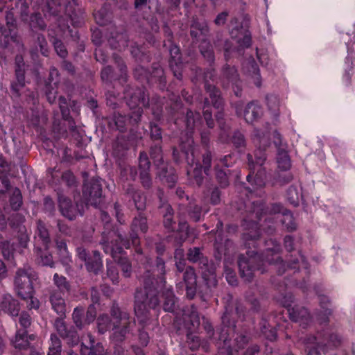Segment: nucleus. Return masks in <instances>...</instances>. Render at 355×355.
I'll use <instances>...</instances> for the list:
<instances>
[{"label":"nucleus","mask_w":355,"mask_h":355,"mask_svg":"<svg viewBox=\"0 0 355 355\" xmlns=\"http://www.w3.org/2000/svg\"><path fill=\"white\" fill-rule=\"evenodd\" d=\"M58 207L61 214L70 220L76 218L78 209L70 198L58 193Z\"/></svg>","instance_id":"40"},{"label":"nucleus","mask_w":355,"mask_h":355,"mask_svg":"<svg viewBox=\"0 0 355 355\" xmlns=\"http://www.w3.org/2000/svg\"><path fill=\"white\" fill-rule=\"evenodd\" d=\"M76 251L77 257L85 262V267L89 272L97 275L102 270V257L98 250H93L90 252L83 246H79L76 248Z\"/></svg>","instance_id":"25"},{"label":"nucleus","mask_w":355,"mask_h":355,"mask_svg":"<svg viewBox=\"0 0 355 355\" xmlns=\"http://www.w3.org/2000/svg\"><path fill=\"white\" fill-rule=\"evenodd\" d=\"M247 158L250 169V173L246 177L247 181L253 187L262 186L264 184V182L263 180L261 178L259 171L257 173L254 177L253 176V174L256 171L257 166H259L260 168H261L262 165L264 164L265 160L266 159V157L260 156L257 157L255 162L253 160V157L252 155L248 154Z\"/></svg>","instance_id":"31"},{"label":"nucleus","mask_w":355,"mask_h":355,"mask_svg":"<svg viewBox=\"0 0 355 355\" xmlns=\"http://www.w3.org/2000/svg\"><path fill=\"white\" fill-rule=\"evenodd\" d=\"M166 251V246L164 243H155V252L157 256L155 263L150 258L146 257L144 263L145 271L140 277L141 286L136 289L137 310L139 313L141 310H145L144 305L145 300L148 299V295L150 297L149 301L150 306H155L157 300L155 297L156 289L162 286L165 282V261L162 256Z\"/></svg>","instance_id":"3"},{"label":"nucleus","mask_w":355,"mask_h":355,"mask_svg":"<svg viewBox=\"0 0 355 355\" xmlns=\"http://www.w3.org/2000/svg\"><path fill=\"white\" fill-rule=\"evenodd\" d=\"M203 168L196 165L192 171L187 170V175L189 179L193 184H196L200 187L204 182V176L202 174Z\"/></svg>","instance_id":"61"},{"label":"nucleus","mask_w":355,"mask_h":355,"mask_svg":"<svg viewBox=\"0 0 355 355\" xmlns=\"http://www.w3.org/2000/svg\"><path fill=\"white\" fill-rule=\"evenodd\" d=\"M33 334L28 335L25 329H19L16 332L15 339L11 340L12 345L15 349L19 350L26 349L30 346V340H34Z\"/></svg>","instance_id":"44"},{"label":"nucleus","mask_w":355,"mask_h":355,"mask_svg":"<svg viewBox=\"0 0 355 355\" xmlns=\"http://www.w3.org/2000/svg\"><path fill=\"white\" fill-rule=\"evenodd\" d=\"M157 175L163 184H166L168 187L173 188L178 180V175L174 168L167 162H164L160 166H155Z\"/></svg>","instance_id":"35"},{"label":"nucleus","mask_w":355,"mask_h":355,"mask_svg":"<svg viewBox=\"0 0 355 355\" xmlns=\"http://www.w3.org/2000/svg\"><path fill=\"white\" fill-rule=\"evenodd\" d=\"M220 81L223 88L232 87L236 97L242 96V81L239 78L237 69L228 64H225L220 72Z\"/></svg>","instance_id":"23"},{"label":"nucleus","mask_w":355,"mask_h":355,"mask_svg":"<svg viewBox=\"0 0 355 355\" xmlns=\"http://www.w3.org/2000/svg\"><path fill=\"white\" fill-rule=\"evenodd\" d=\"M341 40L346 45L347 53L343 65L344 73L342 82L347 87L351 85L352 77L355 73V33L343 34Z\"/></svg>","instance_id":"19"},{"label":"nucleus","mask_w":355,"mask_h":355,"mask_svg":"<svg viewBox=\"0 0 355 355\" xmlns=\"http://www.w3.org/2000/svg\"><path fill=\"white\" fill-rule=\"evenodd\" d=\"M48 35L49 37H51L50 41L52 42L57 55L60 58L65 59L68 55V51L66 46L63 44L60 39L58 38V37L61 36L55 31L54 28V25H53L51 23H50L49 26Z\"/></svg>","instance_id":"41"},{"label":"nucleus","mask_w":355,"mask_h":355,"mask_svg":"<svg viewBox=\"0 0 355 355\" xmlns=\"http://www.w3.org/2000/svg\"><path fill=\"white\" fill-rule=\"evenodd\" d=\"M82 10L78 0H47L46 7L43 9L44 13H48L49 15L59 12H66L72 17L71 20L76 25L81 23Z\"/></svg>","instance_id":"18"},{"label":"nucleus","mask_w":355,"mask_h":355,"mask_svg":"<svg viewBox=\"0 0 355 355\" xmlns=\"http://www.w3.org/2000/svg\"><path fill=\"white\" fill-rule=\"evenodd\" d=\"M275 140L274 144L277 147V163L278 168L282 171H288L291 166V162L290 156L288 152L281 148V135L279 133H277L275 136Z\"/></svg>","instance_id":"39"},{"label":"nucleus","mask_w":355,"mask_h":355,"mask_svg":"<svg viewBox=\"0 0 355 355\" xmlns=\"http://www.w3.org/2000/svg\"><path fill=\"white\" fill-rule=\"evenodd\" d=\"M252 211L247 218L243 219L242 225L248 229L249 232L244 233L243 238L245 245L249 250L246 254H241L238 258V266L241 278L245 282H251L255 271L261 273L266 272V264L274 265L276 267L278 275H282L286 271L293 270L295 274L298 272L299 259L294 258L285 262L279 255L280 244L275 239H266L261 236V225L259 223L264 220L268 221L267 229L263 227L268 234H272L275 232V226L271 220L272 215L276 214H284V211L288 210L280 203L271 204L268 207L269 214H266L263 205L261 201H254L252 205Z\"/></svg>","instance_id":"1"},{"label":"nucleus","mask_w":355,"mask_h":355,"mask_svg":"<svg viewBox=\"0 0 355 355\" xmlns=\"http://www.w3.org/2000/svg\"><path fill=\"white\" fill-rule=\"evenodd\" d=\"M187 256L190 262L198 263L201 270L202 284L198 286V294L202 300H206L217 285L216 265L202 253L198 247L190 248Z\"/></svg>","instance_id":"7"},{"label":"nucleus","mask_w":355,"mask_h":355,"mask_svg":"<svg viewBox=\"0 0 355 355\" xmlns=\"http://www.w3.org/2000/svg\"><path fill=\"white\" fill-rule=\"evenodd\" d=\"M215 178L219 184L220 187L225 189L230 184L229 176L230 175V170L228 168H223L219 164L214 166Z\"/></svg>","instance_id":"54"},{"label":"nucleus","mask_w":355,"mask_h":355,"mask_svg":"<svg viewBox=\"0 0 355 355\" xmlns=\"http://www.w3.org/2000/svg\"><path fill=\"white\" fill-rule=\"evenodd\" d=\"M177 271L184 272L183 280L186 286V297L189 300H193L197 292L198 293V286L197 284V276L195 269L191 266L186 267V260L180 259L175 261Z\"/></svg>","instance_id":"22"},{"label":"nucleus","mask_w":355,"mask_h":355,"mask_svg":"<svg viewBox=\"0 0 355 355\" xmlns=\"http://www.w3.org/2000/svg\"><path fill=\"white\" fill-rule=\"evenodd\" d=\"M189 33L193 43L202 42L203 40H208L207 37L209 33V28L205 20L200 21L193 17Z\"/></svg>","instance_id":"33"},{"label":"nucleus","mask_w":355,"mask_h":355,"mask_svg":"<svg viewBox=\"0 0 355 355\" xmlns=\"http://www.w3.org/2000/svg\"><path fill=\"white\" fill-rule=\"evenodd\" d=\"M162 144L154 143L150 148V157L155 166H160L165 162L163 159Z\"/></svg>","instance_id":"55"},{"label":"nucleus","mask_w":355,"mask_h":355,"mask_svg":"<svg viewBox=\"0 0 355 355\" xmlns=\"http://www.w3.org/2000/svg\"><path fill=\"white\" fill-rule=\"evenodd\" d=\"M106 96V104L113 110L116 109L120 103L121 98L119 96V94H115L114 91H107L105 94Z\"/></svg>","instance_id":"64"},{"label":"nucleus","mask_w":355,"mask_h":355,"mask_svg":"<svg viewBox=\"0 0 355 355\" xmlns=\"http://www.w3.org/2000/svg\"><path fill=\"white\" fill-rule=\"evenodd\" d=\"M130 53L135 60L140 64L148 63L151 60L149 51H146L143 45L136 42L131 45Z\"/></svg>","instance_id":"50"},{"label":"nucleus","mask_w":355,"mask_h":355,"mask_svg":"<svg viewBox=\"0 0 355 355\" xmlns=\"http://www.w3.org/2000/svg\"><path fill=\"white\" fill-rule=\"evenodd\" d=\"M148 230L147 218L143 214L139 213L132 220L130 232L128 238H124L117 230L114 229L104 231L102 233L101 244L105 254H110L120 268L124 277H130L132 268L130 259L126 257L123 248H133L138 254H142V248L140 245L139 231L143 234Z\"/></svg>","instance_id":"2"},{"label":"nucleus","mask_w":355,"mask_h":355,"mask_svg":"<svg viewBox=\"0 0 355 355\" xmlns=\"http://www.w3.org/2000/svg\"><path fill=\"white\" fill-rule=\"evenodd\" d=\"M83 199L87 206L98 207L103 202L102 179L96 177L84 181Z\"/></svg>","instance_id":"20"},{"label":"nucleus","mask_w":355,"mask_h":355,"mask_svg":"<svg viewBox=\"0 0 355 355\" xmlns=\"http://www.w3.org/2000/svg\"><path fill=\"white\" fill-rule=\"evenodd\" d=\"M106 37L108 44L112 49L121 51L128 45V37L127 32L121 28L116 30L114 26L107 28V32L104 35L102 30L99 28L92 29V41L97 46H100Z\"/></svg>","instance_id":"15"},{"label":"nucleus","mask_w":355,"mask_h":355,"mask_svg":"<svg viewBox=\"0 0 355 355\" xmlns=\"http://www.w3.org/2000/svg\"><path fill=\"white\" fill-rule=\"evenodd\" d=\"M135 326L134 318L128 319L125 321L114 322L112 329L111 339L117 343L123 341L128 334H132L133 327Z\"/></svg>","instance_id":"30"},{"label":"nucleus","mask_w":355,"mask_h":355,"mask_svg":"<svg viewBox=\"0 0 355 355\" xmlns=\"http://www.w3.org/2000/svg\"><path fill=\"white\" fill-rule=\"evenodd\" d=\"M156 291L155 297L157 300V304L153 307L150 306L149 301L151 296L148 295V299H146L144 303V305H145V310H141L139 313L137 310L136 293L135 294V313L137 318H139L140 323L143 325L150 319V310L156 309L159 306V299L158 295L160 293L162 294L161 297L163 300L162 308L164 311L171 313H173L175 311L176 297L173 293L172 286H167L166 282L165 281L164 284L160 287L159 286Z\"/></svg>","instance_id":"11"},{"label":"nucleus","mask_w":355,"mask_h":355,"mask_svg":"<svg viewBox=\"0 0 355 355\" xmlns=\"http://www.w3.org/2000/svg\"><path fill=\"white\" fill-rule=\"evenodd\" d=\"M223 106L224 103L220 108L214 107L210 98L207 96L204 98L203 101L200 102V109L202 110L203 117L209 128H213L214 126V121L212 118V107L218 110L215 116L219 125H222L224 118Z\"/></svg>","instance_id":"28"},{"label":"nucleus","mask_w":355,"mask_h":355,"mask_svg":"<svg viewBox=\"0 0 355 355\" xmlns=\"http://www.w3.org/2000/svg\"><path fill=\"white\" fill-rule=\"evenodd\" d=\"M25 63L21 55L15 56V80L11 83V96L14 98H23L25 93Z\"/></svg>","instance_id":"26"},{"label":"nucleus","mask_w":355,"mask_h":355,"mask_svg":"<svg viewBox=\"0 0 355 355\" xmlns=\"http://www.w3.org/2000/svg\"><path fill=\"white\" fill-rule=\"evenodd\" d=\"M49 171H51V179L49 180L51 184L60 185L64 183L67 187L76 186V177L71 171L67 170L61 173L59 171H56L55 168H50Z\"/></svg>","instance_id":"34"},{"label":"nucleus","mask_w":355,"mask_h":355,"mask_svg":"<svg viewBox=\"0 0 355 355\" xmlns=\"http://www.w3.org/2000/svg\"><path fill=\"white\" fill-rule=\"evenodd\" d=\"M182 321L186 329L187 342L191 351H196L202 346L205 348L206 344L201 341L199 336L195 334L200 325V316L197 308L192 305L183 310Z\"/></svg>","instance_id":"13"},{"label":"nucleus","mask_w":355,"mask_h":355,"mask_svg":"<svg viewBox=\"0 0 355 355\" xmlns=\"http://www.w3.org/2000/svg\"><path fill=\"white\" fill-rule=\"evenodd\" d=\"M36 224L37 227L35 232V245H38L40 243L41 248L47 251L51 243L47 225L41 219L37 220Z\"/></svg>","instance_id":"38"},{"label":"nucleus","mask_w":355,"mask_h":355,"mask_svg":"<svg viewBox=\"0 0 355 355\" xmlns=\"http://www.w3.org/2000/svg\"><path fill=\"white\" fill-rule=\"evenodd\" d=\"M163 212V225L168 232L176 230V221L174 218V210L170 205H162L159 207Z\"/></svg>","instance_id":"47"},{"label":"nucleus","mask_w":355,"mask_h":355,"mask_svg":"<svg viewBox=\"0 0 355 355\" xmlns=\"http://www.w3.org/2000/svg\"><path fill=\"white\" fill-rule=\"evenodd\" d=\"M168 49L170 58L168 60L169 67L173 76L178 80L182 78L183 62L180 46L174 42L168 44L166 47Z\"/></svg>","instance_id":"27"},{"label":"nucleus","mask_w":355,"mask_h":355,"mask_svg":"<svg viewBox=\"0 0 355 355\" xmlns=\"http://www.w3.org/2000/svg\"><path fill=\"white\" fill-rule=\"evenodd\" d=\"M1 311L12 317H17L20 311L19 303L10 295H4L1 297Z\"/></svg>","instance_id":"45"},{"label":"nucleus","mask_w":355,"mask_h":355,"mask_svg":"<svg viewBox=\"0 0 355 355\" xmlns=\"http://www.w3.org/2000/svg\"><path fill=\"white\" fill-rule=\"evenodd\" d=\"M123 98L130 111L127 114L114 112L112 117L108 121L111 129H116L121 132H125L129 125H135L141 121L143 107L148 106L149 99L146 98L144 88L138 86L132 87L127 85L123 89Z\"/></svg>","instance_id":"6"},{"label":"nucleus","mask_w":355,"mask_h":355,"mask_svg":"<svg viewBox=\"0 0 355 355\" xmlns=\"http://www.w3.org/2000/svg\"><path fill=\"white\" fill-rule=\"evenodd\" d=\"M261 333L268 340L274 341L277 335L276 329L272 327L266 320L263 319L260 323Z\"/></svg>","instance_id":"59"},{"label":"nucleus","mask_w":355,"mask_h":355,"mask_svg":"<svg viewBox=\"0 0 355 355\" xmlns=\"http://www.w3.org/2000/svg\"><path fill=\"white\" fill-rule=\"evenodd\" d=\"M84 12L82 10V21L78 25H76L71 20V16L66 12H57L56 14L44 13L45 19L54 25V28L60 36L69 35L74 41L79 40V33L76 30L84 23Z\"/></svg>","instance_id":"16"},{"label":"nucleus","mask_w":355,"mask_h":355,"mask_svg":"<svg viewBox=\"0 0 355 355\" xmlns=\"http://www.w3.org/2000/svg\"><path fill=\"white\" fill-rule=\"evenodd\" d=\"M148 128L150 140L153 143L162 144L163 130L162 128L154 121L150 122Z\"/></svg>","instance_id":"58"},{"label":"nucleus","mask_w":355,"mask_h":355,"mask_svg":"<svg viewBox=\"0 0 355 355\" xmlns=\"http://www.w3.org/2000/svg\"><path fill=\"white\" fill-rule=\"evenodd\" d=\"M139 87L144 88V92H146L144 86ZM145 96L146 98H149L148 95L146 94ZM148 99L150 100V98ZM150 106L152 114L156 121L161 120L164 112L168 121H173L176 125H180L182 123L188 133H191L201 124L202 121L200 114L193 113L190 108L184 107L181 97L174 94H172L166 101L164 111L163 110V102L159 97H153L151 103H149L148 106L145 108H148Z\"/></svg>","instance_id":"5"},{"label":"nucleus","mask_w":355,"mask_h":355,"mask_svg":"<svg viewBox=\"0 0 355 355\" xmlns=\"http://www.w3.org/2000/svg\"><path fill=\"white\" fill-rule=\"evenodd\" d=\"M55 249L60 261L63 265H69L72 262L71 254L68 250L67 241L58 234L55 238Z\"/></svg>","instance_id":"42"},{"label":"nucleus","mask_w":355,"mask_h":355,"mask_svg":"<svg viewBox=\"0 0 355 355\" xmlns=\"http://www.w3.org/2000/svg\"><path fill=\"white\" fill-rule=\"evenodd\" d=\"M6 25L1 26V37H3L4 46L6 47L9 41L17 42V21L12 12H8L6 15Z\"/></svg>","instance_id":"32"},{"label":"nucleus","mask_w":355,"mask_h":355,"mask_svg":"<svg viewBox=\"0 0 355 355\" xmlns=\"http://www.w3.org/2000/svg\"><path fill=\"white\" fill-rule=\"evenodd\" d=\"M287 314L292 321L299 322L303 328H306L311 322L310 313L303 306L295 305L292 309H288Z\"/></svg>","instance_id":"37"},{"label":"nucleus","mask_w":355,"mask_h":355,"mask_svg":"<svg viewBox=\"0 0 355 355\" xmlns=\"http://www.w3.org/2000/svg\"><path fill=\"white\" fill-rule=\"evenodd\" d=\"M173 158L175 163L180 164L185 161L187 164L196 166L203 168V173L209 176L211 174L212 164V152L209 148L202 149L201 162L196 158L194 141L187 138L182 141L178 146L173 148Z\"/></svg>","instance_id":"9"},{"label":"nucleus","mask_w":355,"mask_h":355,"mask_svg":"<svg viewBox=\"0 0 355 355\" xmlns=\"http://www.w3.org/2000/svg\"><path fill=\"white\" fill-rule=\"evenodd\" d=\"M87 340L85 342L83 341L78 345L74 347L69 346L67 343L66 344L71 349L67 352V355H103L104 347L99 342H96L95 338L91 334H87Z\"/></svg>","instance_id":"24"},{"label":"nucleus","mask_w":355,"mask_h":355,"mask_svg":"<svg viewBox=\"0 0 355 355\" xmlns=\"http://www.w3.org/2000/svg\"><path fill=\"white\" fill-rule=\"evenodd\" d=\"M1 185L6 189L5 191L1 190V201L4 202V211H6L9 209L14 211L20 210L23 205V196L21 190L17 187H12L8 179L2 175Z\"/></svg>","instance_id":"21"},{"label":"nucleus","mask_w":355,"mask_h":355,"mask_svg":"<svg viewBox=\"0 0 355 355\" xmlns=\"http://www.w3.org/2000/svg\"><path fill=\"white\" fill-rule=\"evenodd\" d=\"M192 71L195 73V76L192 78V81L197 83L198 81L202 80L206 94L210 98L213 105L217 108H220L223 104L221 92L216 86L209 83V80L214 81L216 76L214 66L209 67L204 71L200 67H195L192 69Z\"/></svg>","instance_id":"14"},{"label":"nucleus","mask_w":355,"mask_h":355,"mask_svg":"<svg viewBox=\"0 0 355 355\" xmlns=\"http://www.w3.org/2000/svg\"><path fill=\"white\" fill-rule=\"evenodd\" d=\"M263 114V108L257 101L248 103L244 110V119L248 123H252Z\"/></svg>","instance_id":"43"},{"label":"nucleus","mask_w":355,"mask_h":355,"mask_svg":"<svg viewBox=\"0 0 355 355\" xmlns=\"http://www.w3.org/2000/svg\"><path fill=\"white\" fill-rule=\"evenodd\" d=\"M119 178L121 182L135 181L137 176V171L135 166H132L123 162L119 164Z\"/></svg>","instance_id":"53"},{"label":"nucleus","mask_w":355,"mask_h":355,"mask_svg":"<svg viewBox=\"0 0 355 355\" xmlns=\"http://www.w3.org/2000/svg\"><path fill=\"white\" fill-rule=\"evenodd\" d=\"M148 84L149 85H156L157 87L162 91L166 89V79L164 69L159 63H153L151 66V71H148Z\"/></svg>","instance_id":"36"},{"label":"nucleus","mask_w":355,"mask_h":355,"mask_svg":"<svg viewBox=\"0 0 355 355\" xmlns=\"http://www.w3.org/2000/svg\"><path fill=\"white\" fill-rule=\"evenodd\" d=\"M53 282L55 288H53L50 291L58 292L62 295H69L71 292V286L70 282L64 276L55 273L53 275Z\"/></svg>","instance_id":"49"},{"label":"nucleus","mask_w":355,"mask_h":355,"mask_svg":"<svg viewBox=\"0 0 355 355\" xmlns=\"http://www.w3.org/2000/svg\"><path fill=\"white\" fill-rule=\"evenodd\" d=\"M85 313V311L83 306H76L73 311L72 319L76 328L79 329H82L86 325Z\"/></svg>","instance_id":"60"},{"label":"nucleus","mask_w":355,"mask_h":355,"mask_svg":"<svg viewBox=\"0 0 355 355\" xmlns=\"http://www.w3.org/2000/svg\"><path fill=\"white\" fill-rule=\"evenodd\" d=\"M110 314L114 322L125 321L131 318L128 313L121 310L119 304L116 302H113L112 303Z\"/></svg>","instance_id":"62"},{"label":"nucleus","mask_w":355,"mask_h":355,"mask_svg":"<svg viewBox=\"0 0 355 355\" xmlns=\"http://www.w3.org/2000/svg\"><path fill=\"white\" fill-rule=\"evenodd\" d=\"M37 279V273L30 266L19 268L16 272L14 285L17 295L26 300L34 294L33 282Z\"/></svg>","instance_id":"17"},{"label":"nucleus","mask_w":355,"mask_h":355,"mask_svg":"<svg viewBox=\"0 0 355 355\" xmlns=\"http://www.w3.org/2000/svg\"><path fill=\"white\" fill-rule=\"evenodd\" d=\"M67 296L58 292L49 291V301L52 310L60 316L55 321V327L58 334L69 346L74 347L79 343V335L76 328L73 325L67 324L63 320L67 313L65 298Z\"/></svg>","instance_id":"8"},{"label":"nucleus","mask_w":355,"mask_h":355,"mask_svg":"<svg viewBox=\"0 0 355 355\" xmlns=\"http://www.w3.org/2000/svg\"><path fill=\"white\" fill-rule=\"evenodd\" d=\"M225 311L221 317L219 339L226 347L227 355H234L248 343L250 337L245 334H236L237 319H245V308L239 302H234L233 295L227 293L223 298Z\"/></svg>","instance_id":"4"},{"label":"nucleus","mask_w":355,"mask_h":355,"mask_svg":"<svg viewBox=\"0 0 355 355\" xmlns=\"http://www.w3.org/2000/svg\"><path fill=\"white\" fill-rule=\"evenodd\" d=\"M304 343L306 355H321V352L325 354L328 349L338 347L341 339L331 329L327 328L318 331L317 336H306Z\"/></svg>","instance_id":"10"},{"label":"nucleus","mask_w":355,"mask_h":355,"mask_svg":"<svg viewBox=\"0 0 355 355\" xmlns=\"http://www.w3.org/2000/svg\"><path fill=\"white\" fill-rule=\"evenodd\" d=\"M125 193L132 198L136 209L143 211L146 208V197L132 184L128 183L125 189Z\"/></svg>","instance_id":"46"},{"label":"nucleus","mask_w":355,"mask_h":355,"mask_svg":"<svg viewBox=\"0 0 355 355\" xmlns=\"http://www.w3.org/2000/svg\"><path fill=\"white\" fill-rule=\"evenodd\" d=\"M199 51L209 67L214 66L215 55L213 46L210 41L203 40L199 44Z\"/></svg>","instance_id":"52"},{"label":"nucleus","mask_w":355,"mask_h":355,"mask_svg":"<svg viewBox=\"0 0 355 355\" xmlns=\"http://www.w3.org/2000/svg\"><path fill=\"white\" fill-rule=\"evenodd\" d=\"M282 216L281 222L286 228V230L288 232L295 231L297 228V224L295 221L293 213L288 209L284 211V214Z\"/></svg>","instance_id":"63"},{"label":"nucleus","mask_w":355,"mask_h":355,"mask_svg":"<svg viewBox=\"0 0 355 355\" xmlns=\"http://www.w3.org/2000/svg\"><path fill=\"white\" fill-rule=\"evenodd\" d=\"M59 108L62 114V119L54 118L52 130L59 137L67 136V131L72 133L77 131L74 119L70 115V110L73 112L79 111V105L76 101L67 100L64 96L58 98Z\"/></svg>","instance_id":"12"},{"label":"nucleus","mask_w":355,"mask_h":355,"mask_svg":"<svg viewBox=\"0 0 355 355\" xmlns=\"http://www.w3.org/2000/svg\"><path fill=\"white\" fill-rule=\"evenodd\" d=\"M96 323L98 331L101 334H105L108 330H112L114 325V321H112L110 316L107 314L99 315Z\"/></svg>","instance_id":"56"},{"label":"nucleus","mask_w":355,"mask_h":355,"mask_svg":"<svg viewBox=\"0 0 355 355\" xmlns=\"http://www.w3.org/2000/svg\"><path fill=\"white\" fill-rule=\"evenodd\" d=\"M59 71L55 67H51L49 69V77L45 80L44 85V92L48 102L50 104L55 103L58 94V83L59 82Z\"/></svg>","instance_id":"29"},{"label":"nucleus","mask_w":355,"mask_h":355,"mask_svg":"<svg viewBox=\"0 0 355 355\" xmlns=\"http://www.w3.org/2000/svg\"><path fill=\"white\" fill-rule=\"evenodd\" d=\"M29 25L33 31H43L47 26L40 12H35L31 15Z\"/></svg>","instance_id":"57"},{"label":"nucleus","mask_w":355,"mask_h":355,"mask_svg":"<svg viewBox=\"0 0 355 355\" xmlns=\"http://www.w3.org/2000/svg\"><path fill=\"white\" fill-rule=\"evenodd\" d=\"M129 141L123 137H118L113 144V156L119 159H121L125 156L129 149Z\"/></svg>","instance_id":"51"},{"label":"nucleus","mask_w":355,"mask_h":355,"mask_svg":"<svg viewBox=\"0 0 355 355\" xmlns=\"http://www.w3.org/2000/svg\"><path fill=\"white\" fill-rule=\"evenodd\" d=\"M171 238H174L175 246H181L190 235L189 225L187 221L180 220L178 225V229L173 232Z\"/></svg>","instance_id":"48"}]
</instances>
